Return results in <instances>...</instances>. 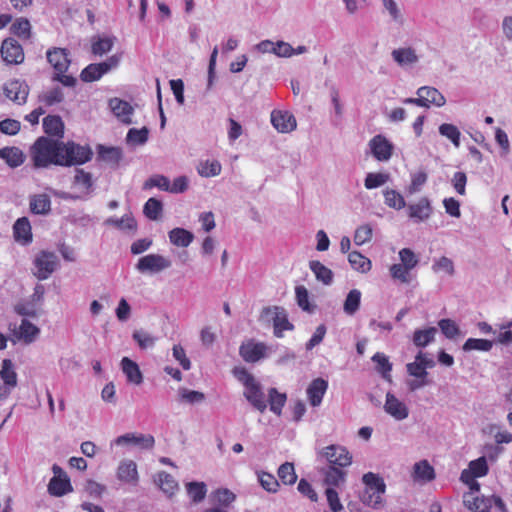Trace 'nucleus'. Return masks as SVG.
Returning a JSON list of instances; mask_svg holds the SVG:
<instances>
[{
  "instance_id": "1",
  "label": "nucleus",
  "mask_w": 512,
  "mask_h": 512,
  "mask_svg": "<svg viewBox=\"0 0 512 512\" xmlns=\"http://www.w3.org/2000/svg\"><path fill=\"white\" fill-rule=\"evenodd\" d=\"M62 153V141L45 136L39 137L29 149V157L35 169L63 167Z\"/></svg>"
},
{
  "instance_id": "2",
  "label": "nucleus",
  "mask_w": 512,
  "mask_h": 512,
  "mask_svg": "<svg viewBox=\"0 0 512 512\" xmlns=\"http://www.w3.org/2000/svg\"><path fill=\"white\" fill-rule=\"evenodd\" d=\"M233 375L244 385V396L248 402L255 409L263 413L267 408V401L259 382H257L254 376L244 367H235L233 369Z\"/></svg>"
},
{
  "instance_id": "3",
  "label": "nucleus",
  "mask_w": 512,
  "mask_h": 512,
  "mask_svg": "<svg viewBox=\"0 0 512 512\" xmlns=\"http://www.w3.org/2000/svg\"><path fill=\"white\" fill-rule=\"evenodd\" d=\"M46 57L47 61L54 69L52 80L60 82L66 87H74L76 84V78L72 75L65 74L71 63L68 50L65 48L53 47L47 50Z\"/></svg>"
},
{
  "instance_id": "4",
  "label": "nucleus",
  "mask_w": 512,
  "mask_h": 512,
  "mask_svg": "<svg viewBox=\"0 0 512 512\" xmlns=\"http://www.w3.org/2000/svg\"><path fill=\"white\" fill-rule=\"evenodd\" d=\"M365 489L361 495V501L364 505L373 508L381 506L383 499L382 496L386 491V484L379 475L368 472L362 477Z\"/></svg>"
},
{
  "instance_id": "5",
  "label": "nucleus",
  "mask_w": 512,
  "mask_h": 512,
  "mask_svg": "<svg viewBox=\"0 0 512 512\" xmlns=\"http://www.w3.org/2000/svg\"><path fill=\"white\" fill-rule=\"evenodd\" d=\"M63 167L82 165L92 159L93 151L88 145H80L73 141L62 142Z\"/></svg>"
},
{
  "instance_id": "6",
  "label": "nucleus",
  "mask_w": 512,
  "mask_h": 512,
  "mask_svg": "<svg viewBox=\"0 0 512 512\" xmlns=\"http://www.w3.org/2000/svg\"><path fill=\"white\" fill-rule=\"evenodd\" d=\"M59 260L54 252L42 250L33 260V275L40 281L48 279L58 268Z\"/></svg>"
},
{
  "instance_id": "7",
  "label": "nucleus",
  "mask_w": 512,
  "mask_h": 512,
  "mask_svg": "<svg viewBox=\"0 0 512 512\" xmlns=\"http://www.w3.org/2000/svg\"><path fill=\"white\" fill-rule=\"evenodd\" d=\"M417 98H406L405 104H414L420 107L429 108L431 105L442 107L446 103L442 93L434 87L423 86L417 90Z\"/></svg>"
},
{
  "instance_id": "8",
  "label": "nucleus",
  "mask_w": 512,
  "mask_h": 512,
  "mask_svg": "<svg viewBox=\"0 0 512 512\" xmlns=\"http://www.w3.org/2000/svg\"><path fill=\"white\" fill-rule=\"evenodd\" d=\"M321 458H324L329 466L346 468L352 464V454L344 446L332 444L324 447L318 452Z\"/></svg>"
},
{
  "instance_id": "9",
  "label": "nucleus",
  "mask_w": 512,
  "mask_h": 512,
  "mask_svg": "<svg viewBox=\"0 0 512 512\" xmlns=\"http://www.w3.org/2000/svg\"><path fill=\"white\" fill-rule=\"evenodd\" d=\"M120 62L119 55H112L106 61L101 63H92L85 67L81 74V80L84 82H94L99 80L111 69L116 68Z\"/></svg>"
},
{
  "instance_id": "10",
  "label": "nucleus",
  "mask_w": 512,
  "mask_h": 512,
  "mask_svg": "<svg viewBox=\"0 0 512 512\" xmlns=\"http://www.w3.org/2000/svg\"><path fill=\"white\" fill-rule=\"evenodd\" d=\"M8 329L10 331L11 341L14 343L23 342L25 344H31L40 333V329L27 319H23L20 325L10 323Z\"/></svg>"
},
{
  "instance_id": "11",
  "label": "nucleus",
  "mask_w": 512,
  "mask_h": 512,
  "mask_svg": "<svg viewBox=\"0 0 512 512\" xmlns=\"http://www.w3.org/2000/svg\"><path fill=\"white\" fill-rule=\"evenodd\" d=\"M0 54L3 61L8 65L21 64L25 59L23 47L16 39L11 37L3 40Z\"/></svg>"
},
{
  "instance_id": "12",
  "label": "nucleus",
  "mask_w": 512,
  "mask_h": 512,
  "mask_svg": "<svg viewBox=\"0 0 512 512\" xmlns=\"http://www.w3.org/2000/svg\"><path fill=\"white\" fill-rule=\"evenodd\" d=\"M436 363L433 358L421 350L415 356V360L406 365L407 373L417 379H427V369L435 367Z\"/></svg>"
},
{
  "instance_id": "13",
  "label": "nucleus",
  "mask_w": 512,
  "mask_h": 512,
  "mask_svg": "<svg viewBox=\"0 0 512 512\" xmlns=\"http://www.w3.org/2000/svg\"><path fill=\"white\" fill-rule=\"evenodd\" d=\"M262 313L265 315H273L274 335L277 338H282L284 331H291L294 329V325L288 320V316L284 308L278 306L267 307L263 309Z\"/></svg>"
},
{
  "instance_id": "14",
  "label": "nucleus",
  "mask_w": 512,
  "mask_h": 512,
  "mask_svg": "<svg viewBox=\"0 0 512 512\" xmlns=\"http://www.w3.org/2000/svg\"><path fill=\"white\" fill-rule=\"evenodd\" d=\"M54 477H52L48 484V491L53 496H63L66 493L72 491V486L69 478L63 473L62 469L58 465H53L52 468Z\"/></svg>"
},
{
  "instance_id": "15",
  "label": "nucleus",
  "mask_w": 512,
  "mask_h": 512,
  "mask_svg": "<svg viewBox=\"0 0 512 512\" xmlns=\"http://www.w3.org/2000/svg\"><path fill=\"white\" fill-rule=\"evenodd\" d=\"M171 266V262L159 254H148L141 257L137 263L138 271L157 273Z\"/></svg>"
},
{
  "instance_id": "16",
  "label": "nucleus",
  "mask_w": 512,
  "mask_h": 512,
  "mask_svg": "<svg viewBox=\"0 0 512 512\" xmlns=\"http://www.w3.org/2000/svg\"><path fill=\"white\" fill-rule=\"evenodd\" d=\"M3 91L8 99L18 105H22L27 100L29 87L26 83L19 80H11L5 83Z\"/></svg>"
},
{
  "instance_id": "17",
  "label": "nucleus",
  "mask_w": 512,
  "mask_h": 512,
  "mask_svg": "<svg viewBox=\"0 0 512 512\" xmlns=\"http://www.w3.org/2000/svg\"><path fill=\"white\" fill-rule=\"evenodd\" d=\"M369 147L373 157L378 161L389 160L393 153V145L380 134L370 140Z\"/></svg>"
},
{
  "instance_id": "18",
  "label": "nucleus",
  "mask_w": 512,
  "mask_h": 512,
  "mask_svg": "<svg viewBox=\"0 0 512 512\" xmlns=\"http://www.w3.org/2000/svg\"><path fill=\"white\" fill-rule=\"evenodd\" d=\"M267 347L264 343L249 340L239 348V353L244 361L255 363L263 358L266 354Z\"/></svg>"
},
{
  "instance_id": "19",
  "label": "nucleus",
  "mask_w": 512,
  "mask_h": 512,
  "mask_svg": "<svg viewBox=\"0 0 512 512\" xmlns=\"http://www.w3.org/2000/svg\"><path fill=\"white\" fill-rule=\"evenodd\" d=\"M407 211L408 216L415 222H424L432 215L433 208L427 197H421L416 203L410 204Z\"/></svg>"
},
{
  "instance_id": "20",
  "label": "nucleus",
  "mask_w": 512,
  "mask_h": 512,
  "mask_svg": "<svg viewBox=\"0 0 512 512\" xmlns=\"http://www.w3.org/2000/svg\"><path fill=\"white\" fill-rule=\"evenodd\" d=\"M271 123L281 133H289L296 128L295 117L287 111L274 110L271 113Z\"/></svg>"
},
{
  "instance_id": "21",
  "label": "nucleus",
  "mask_w": 512,
  "mask_h": 512,
  "mask_svg": "<svg viewBox=\"0 0 512 512\" xmlns=\"http://www.w3.org/2000/svg\"><path fill=\"white\" fill-rule=\"evenodd\" d=\"M384 410L396 420L406 419L409 415V409L406 404L390 392L386 394Z\"/></svg>"
},
{
  "instance_id": "22",
  "label": "nucleus",
  "mask_w": 512,
  "mask_h": 512,
  "mask_svg": "<svg viewBox=\"0 0 512 512\" xmlns=\"http://www.w3.org/2000/svg\"><path fill=\"white\" fill-rule=\"evenodd\" d=\"M328 389V382L323 378L314 379L307 387V398L311 406L317 407L322 403Z\"/></svg>"
},
{
  "instance_id": "23",
  "label": "nucleus",
  "mask_w": 512,
  "mask_h": 512,
  "mask_svg": "<svg viewBox=\"0 0 512 512\" xmlns=\"http://www.w3.org/2000/svg\"><path fill=\"white\" fill-rule=\"evenodd\" d=\"M23 151L15 146L0 148V159H2L10 168H17L25 161Z\"/></svg>"
},
{
  "instance_id": "24",
  "label": "nucleus",
  "mask_w": 512,
  "mask_h": 512,
  "mask_svg": "<svg viewBox=\"0 0 512 512\" xmlns=\"http://www.w3.org/2000/svg\"><path fill=\"white\" fill-rule=\"evenodd\" d=\"M115 442L117 445L132 444L142 448L150 449L154 446L155 440L152 435H136L133 433H127L125 435L119 436Z\"/></svg>"
},
{
  "instance_id": "25",
  "label": "nucleus",
  "mask_w": 512,
  "mask_h": 512,
  "mask_svg": "<svg viewBox=\"0 0 512 512\" xmlns=\"http://www.w3.org/2000/svg\"><path fill=\"white\" fill-rule=\"evenodd\" d=\"M463 503L467 509L474 512H489L492 507V499L484 496H474L473 493L465 494Z\"/></svg>"
},
{
  "instance_id": "26",
  "label": "nucleus",
  "mask_w": 512,
  "mask_h": 512,
  "mask_svg": "<svg viewBox=\"0 0 512 512\" xmlns=\"http://www.w3.org/2000/svg\"><path fill=\"white\" fill-rule=\"evenodd\" d=\"M154 482L168 497H172L179 489L175 478L165 471L157 473L154 477Z\"/></svg>"
},
{
  "instance_id": "27",
  "label": "nucleus",
  "mask_w": 512,
  "mask_h": 512,
  "mask_svg": "<svg viewBox=\"0 0 512 512\" xmlns=\"http://www.w3.org/2000/svg\"><path fill=\"white\" fill-rule=\"evenodd\" d=\"M14 238L24 245L32 241L31 225L26 217L19 218L13 226Z\"/></svg>"
},
{
  "instance_id": "28",
  "label": "nucleus",
  "mask_w": 512,
  "mask_h": 512,
  "mask_svg": "<svg viewBox=\"0 0 512 512\" xmlns=\"http://www.w3.org/2000/svg\"><path fill=\"white\" fill-rule=\"evenodd\" d=\"M119 480L136 485L138 482V472L136 463L132 460H126L120 463L117 470Z\"/></svg>"
},
{
  "instance_id": "29",
  "label": "nucleus",
  "mask_w": 512,
  "mask_h": 512,
  "mask_svg": "<svg viewBox=\"0 0 512 512\" xmlns=\"http://www.w3.org/2000/svg\"><path fill=\"white\" fill-rule=\"evenodd\" d=\"M437 328L427 327L424 329H416L413 332L412 342L417 348H425L435 341Z\"/></svg>"
},
{
  "instance_id": "30",
  "label": "nucleus",
  "mask_w": 512,
  "mask_h": 512,
  "mask_svg": "<svg viewBox=\"0 0 512 512\" xmlns=\"http://www.w3.org/2000/svg\"><path fill=\"white\" fill-rule=\"evenodd\" d=\"M110 107L114 115L126 124L131 123L132 106L121 99L114 98L110 100Z\"/></svg>"
},
{
  "instance_id": "31",
  "label": "nucleus",
  "mask_w": 512,
  "mask_h": 512,
  "mask_svg": "<svg viewBox=\"0 0 512 512\" xmlns=\"http://www.w3.org/2000/svg\"><path fill=\"white\" fill-rule=\"evenodd\" d=\"M44 132L50 136L62 138L64 134V123L58 115H48L43 119Z\"/></svg>"
},
{
  "instance_id": "32",
  "label": "nucleus",
  "mask_w": 512,
  "mask_h": 512,
  "mask_svg": "<svg viewBox=\"0 0 512 512\" xmlns=\"http://www.w3.org/2000/svg\"><path fill=\"white\" fill-rule=\"evenodd\" d=\"M394 61L401 67L410 66L418 62L416 51L411 48H398L392 51Z\"/></svg>"
},
{
  "instance_id": "33",
  "label": "nucleus",
  "mask_w": 512,
  "mask_h": 512,
  "mask_svg": "<svg viewBox=\"0 0 512 512\" xmlns=\"http://www.w3.org/2000/svg\"><path fill=\"white\" fill-rule=\"evenodd\" d=\"M413 479L419 482H430L435 479L434 468L427 460L415 463L413 467Z\"/></svg>"
},
{
  "instance_id": "34",
  "label": "nucleus",
  "mask_w": 512,
  "mask_h": 512,
  "mask_svg": "<svg viewBox=\"0 0 512 512\" xmlns=\"http://www.w3.org/2000/svg\"><path fill=\"white\" fill-rule=\"evenodd\" d=\"M121 366H122V370H123L124 374L127 377V380L130 383H133L136 385H139L142 383L143 376H142V373H141L139 366L137 365L136 362L132 361L128 357H124L121 360Z\"/></svg>"
},
{
  "instance_id": "35",
  "label": "nucleus",
  "mask_w": 512,
  "mask_h": 512,
  "mask_svg": "<svg viewBox=\"0 0 512 512\" xmlns=\"http://www.w3.org/2000/svg\"><path fill=\"white\" fill-rule=\"evenodd\" d=\"M343 469L341 467L329 466L324 471V483L330 486L329 488L338 487L343 484L347 476Z\"/></svg>"
},
{
  "instance_id": "36",
  "label": "nucleus",
  "mask_w": 512,
  "mask_h": 512,
  "mask_svg": "<svg viewBox=\"0 0 512 512\" xmlns=\"http://www.w3.org/2000/svg\"><path fill=\"white\" fill-rule=\"evenodd\" d=\"M309 268L314 273L316 279L324 285H330L333 282V272L318 260L309 262Z\"/></svg>"
},
{
  "instance_id": "37",
  "label": "nucleus",
  "mask_w": 512,
  "mask_h": 512,
  "mask_svg": "<svg viewBox=\"0 0 512 512\" xmlns=\"http://www.w3.org/2000/svg\"><path fill=\"white\" fill-rule=\"evenodd\" d=\"M115 40L113 36L94 37L91 43L92 53L97 56L108 53L113 48Z\"/></svg>"
},
{
  "instance_id": "38",
  "label": "nucleus",
  "mask_w": 512,
  "mask_h": 512,
  "mask_svg": "<svg viewBox=\"0 0 512 512\" xmlns=\"http://www.w3.org/2000/svg\"><path fill=\"white\" fill-rule=\"evenodd\" d=\"M30 210L34 214H47L51 210V200L47 194H36L30 198Z\"/></svg>"
},
{
  "instance_id": "39",
  "label": "nucleus",
  "mask_w": 512,
  "mask_h": 512,
  "mask_svg": "<svg viewBox=\"0 0 512 512\" xmlns=\"http://www.w3.org/2000/svg\"><path fill=\"white\" fill-rule=\"evenodd\" d=\"M266 401L267 404H269L270 410L280 416L287 401V396L285 393L278 392L276 388H270L268 391V400Z\"/></svg>"
},
{
  "instance_id": "40",
  "label": "nucleus",
  "mask_w": 512,
  "mask_h": 512,
  "mask_svg": "<svg viewBox=\"0 0 512 512\" xmlns=\"http://www.w3.org/2000/svg\"><path fill=\"white\" fill-rule=\"evenodd\" d=\"M170 242L178 247H187L194 239V235L184 228H174L169 232Z\"/></svg>"
},
{
  "instance_id": "41",
  "label": "nucleus",
  "mask_w": 512,
  "mask_h": 512,
  "mask_svg": "<svg viewBox=\"0 0 512 512\" xmlns=\"http://www.w3.org/2000/svg\"><path fill=\"white\" fill-rule=\"evenodd\" d=\"M348 261L351 267L360 273H367L372 267L370 259L358 251L350 252L348 254Z\"/></svg>"
},
{
  "instance_id": "42",
  "label": "nucleus",
  "mask_w": 512,
  "mask_h": 512,
  "mask_svg": "<svg viewBox=\"0 0 512 512\" xmlns=\"http://www.w3.org/2000/svg\"><path fill=\"white\" fill-rule=\"evenodd\" d=\"M0 378L7 386H10L12 388H15L17 386V374L14 370V365L10 359H4L2 361Z\"/></svg>"
},
{
  "instance_id": "43",
  "label": "nucleus",
  "mask_w": 512,
  "mask_h": 512,
  "mask_svg": "<svg viewBox=\"0 0 512 512\" xmlns=\"http://www.w3.org/2000/svg\"><path fill=\"white\" fill-rule=\"evenodd\" d=\"M361 292L358 289H352L346 296L343 310L347 315H354L360 307Z\"/></svg>"
},
{
  "instance_id": "44",
  "label": "nucleus",
  "mask_w": 512,
  "mask_h": 512,
  "mask_svg": "<svg viewBox=\"0 0 512 512\" xmlns=\"http://www.w3.org/2000/svg\"><path fill=\"white\" fill-rule=\"evenodd\" d=\"M222 166L218 160H206L199 163L197 167L198 173L202 177H214L221 173Z\"/></svg>"
},
{
  "instance_id": "45",
  "label": "nucleus",
  "mask_w": 512,
  "mask_h": 512,
  "mask_svg": "<svg viewBox=\"0 0 512 512\" xmlns=\"http://www.w3.org/2000/svg\"><path fill=\"white\" fill-rule=\"evenodd\" d=\"M277 474L284 485H293L297 481V474L293 463L285 462L280 465Z\"/></svg>"
},
{
  "instance_id": "46",
  "label": "nucleus",
  "mask_w": 512,
  "mask_h": 512,
  "mask_svg": "<svg viewBox=\"0 0 512 512\" xmlns=\"http://www.w3.org/2000/svg\"><path fill=\"white\" fill-rule=\"evenodd\" d=\"M73 183L80 187L84 193L88 194L93 186L92 175L84 169L78 168L75 170Z\"/></svg>"
},
{
  "instance_id": "47",
  "label": "nucleus",
  "mask_w": 512,
  "mask_h": 512,
  "mask_svg": "<svg viewBox=\"0 0 512 512\" xmlns=\"http://www.w3.org/2000/svg\"><path fill=\"white\" fill-rule=\"evenodd\" d=\"M10 30L12 34L21 39L28 40L31 37V25L30 22L25 18L17 19L11 25Z\"/></svg>"
},
{
  "instance_id": "48",
  "label": "nucleus",
  "mask_w": 512,
  "mask_h": 512,
  "mask_svg": "<svg viewBox=\"0 0 512 512\" xmlns=\"http://www.w3.org/2000/svg\"><path fill=\"white\" fill-rule=\"evenodd\" d=\"M384 199L387 206L396 210H400L406 205L404 197L393 189H386L384 191Z\"/></svg>"
},
{
  "instance_id": "49",
  "label": "nucleus",
  "mask_w": 512,
  "mask_h": 512,
  "mask_svg": "<svg viewBox=\"0 0 512 512\" xmlns=\"http://www.w3.org/2000/svg\"><path fill=\"white\" fill-rule=\"evenodd\" d=\"M206 485L203 482H190L187 484V493L195 503L201 502L206 496Z\"/></svg>"
},
{
  "instance_id": "50",
  "label": "nucleus",
  "mask_w": 512,
  "mask_h": 512,
  "mask_svg": "<svg viewBox=\"0 0 512 512\" xmlns=\"http://www.w3.org/2000/svg\"><path fill=\"white\" fill-rule=\"evenodd\" d=\"M372 361L376 364V370L382 374L383 377L386 378L390 375L392 364L384 353H375L372 357Z\"/></svg>"
},
{
  "instance_id": "51",
  "label": "nucleus",
  "mask_w": 512,
  "mask_h": 512,
  "mask_svg": "<svg viewBox=\"0 0 512 512\" xmlns=\"http://www.w3.org/2000/svg\"><path fill=\"white\" fill-rule=\"evenodd\" d=\"M439 133L442 136H444L447 139H449L454 144L455 147H459L460 146V136H461V133H460L459 129L455 125L444 123V124L440 125Z\"/></svg>"
},
{
  "instance_id": "52",
  "label": "nucleus",
  "mask_w": 512,
  "mask_h": 512,
  "mask_svg": "<svg viewBox=\"0 0 512 512\" xmlns=\"http://www.w3.org/2000/svg\"><path fill=\"white\" fill-rule=\"evenodd\" d=\"M493 342L487 339L469 338L463 345L464 351L479 350V351H490L492 349Z\"/></svg>"
},
{
  "instance_id": "53",
  "label": "nucleus",
  "mask_w": 512,
  "mask_h": 512,
  "mask_svg": "<svg viewBox=\"0 0 512 512\" xmlns=\"http://www.w3.org/2000/svg\"><path fill=\"white\" fill-rule=\"evenodd\" d=\"M143 211L147 218L157 220L162 213V203L156 198H149Z\"/></svg>"
},
{
  "instance_id": "54",
  "label": "nucleus",
  "mask_w": 512,
  "mask_h": 512,
  "mask_svg": "<svg viewBox=\"0 0 512 512\" xmlns=\"http://www.w3.org/2000/svg\"><path fill=\"white\" fill-rule=\"evenodd\" d=\"M438 326L441 330V332L447 337L448 339H454L460 334V329L458 325L455 323V321L451 319H441L438 322Z\"/></svg>"
},
{
  "instance_id": "55",
  "label": "nucleus",
  "mask_w": 512,
  "mask_h": 512,
  "mask_svg": "<svg viewBox=\"0 0 512 512\" xmlns=\"http://www.w3.org/2000/svg\"><path fill=\"white\" fill-rule=\"evenodd\" d=\"M258 479L262 488L270 493L278 491L279 482L273 474L261 472L258 474Z\"/></svg>"
},
{
  "instance_id": "56",
  "label": "nucleus",
  "mask_w": 512,
  "mask_h": 512,
  "mask_svg": "<svg viewBox=\"0 0 512 512\" xmlns=\"http://www.w3.org/2000/svg\"><path fill=\"white\" fill-rule=\"evenodd\" d=\"M373 236V229L371 225L364 224L359 226L354 234V243L357 246H361L367 242H369L372 239Z\"/></svg>"
},
{
  "instance_id": "57",
  "label": "nucleus",
  "mask_w": 512,
  "mask_h": 512,
  "mask_svg": "<svg viewBox=\"0 0 512 512\" xmlns=\"http://www.w3.org/2000/svg\"><path fill=\"white\" fill-rule=\"evenodd\" d=\"M98 157L108 164L117 165L121 159V151L113 147L101 148Z\"/></svg>"
},
{
  "instance_id": "58",
  "label": "nucleus",
  "mask_w": 512,
  "mask_h": 512,
  "mask_svg": "<svg viewBox=\"0 0 512 512\" xmlns=\"http://www.w3.org/2000/svg\"><path fill=\"white\" fill-rule=\"evenodd\" d=\"M468 469L477 478L486 476L488 474V471H489L487 460H486V458L484 456L479 457L478 459L471 461L469 463V468Z\"/></svg>"
},
{
  "instance_id": "59",
  "label": "nucleus",
  "mask_w": 512,
  "mask_h": 512,
  "mask_svg": "<svg viewBox=\"0 0 512 512\" xmlns=\"http://www.w3.org/2000/svg\"><path fill=\"white\" fill-rule=\"evenodd\" d=\"M388 175L384 173H368L364 186L366 189H374L384 185L388 181Z\"/></svg>"
},
{
  "instance_id": "60",
  "label": "nucleus",
  "mask_w": 512,
  "mask_h": 512,
  "mask_svg": "<svg viewBox=\"0 0 512 512\" xmlns=\"http://www.w3.org/2000/svg\"><path fill=\"white\" fill-rule=\"evenodd\" d=\"M149 131L146 127L131 128L127 133V140L135 144H144L148 140Z\"/></svg>"
},
{
  "instance_id": "61",
  "label": "nucleus",
  "mask_w": 512,
  "mask_h": 512,
  "mask_svg": "<svg viewBox=\"0 0 512 512\" xmlns=\"http://www.w3.org/2000/svg\"><path fill=\"white\" fill-rule=\"evenodd\" d=\"M297 304L304 311L311 312L312 307L309 302V293L304 286H297L295 289Z\"/></svg>"
},
{
  "instance_id": "62",
  "label": "nucleus",
  "mask_w": 512,
  "mask_h": 512,
  "mask_svg": "<svg viewBox=\"0 0 512 512\" xmlns=\"http://www.w3.org/2000/svg\"><path fill=\"white\" fill-rule=\"evenodd\" d=\"M399 257L401 260V264L404 267H407L409 270L415 268L418 264V259L414 252L409 248H403L399 251Z\"/></svg>"
},
{
  "instance_id": "63",
  "label": "nucleus",
  "mask_w": 512,
  "mask_h": 512,
  "mask_svg": "<svg viewBox=\"0 0 512 512\" xmlns=\"http://www.w3.org/2000/svg\"><path fill=\"white\" fill-rule=\"evenodd\" d=\"M235 498V494L227 488L217 489L214 492L215 501L223 506H229Z\"/></svg>"
},
{
  "instance_id": "64",
  "label": "nucleus",
  "mask_w": 512,
  "mask_h": 512,
  "mask_svg": "<svg viewBox=\"0 0 512 512\" xmlns=\"http://www.w3.org/2000/svg\"><path fill=\"white\" fill-rule=\"evenodd\" d=\"M325 494L332 512H340L343 510V505L340 502L339 495L334 488H327Z\"/></svg>"
}]
</instances>
